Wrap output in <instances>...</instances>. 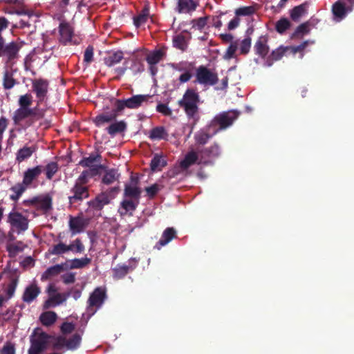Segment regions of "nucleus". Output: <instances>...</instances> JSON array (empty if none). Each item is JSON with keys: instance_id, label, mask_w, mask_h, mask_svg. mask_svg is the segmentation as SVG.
Segmentation results:
<instances>
[{"instance_id": "15", "label": "nucleus", "mask_w": 354, "mask_h": 354, "mask_svg": "<svg viewBox=\"0 0 354 354\" xmlns=\"http://www.w3.org/2000/svg\"><path fill=\"white\" fill-rule=\"evenodd\" d=\"M59 41L64 45L72 43L73 29L67 22H61L59 26Z\"/></svg>"}, {"instance_id": "40", "label": "nucleus", "mask_w": 354, "mask_h": 354, "mask_svg": "<svg viewBox=\"0 0 354 354\" xmlns=\"http://www.w3.org/2000/svg\"><path fill=\"white\" fill-rule=\"evenodd\" d=\"M167 165V161L161 156L156 154L151 160L150 167L153 171H161Z\"/></svg>"}, {"instance_id": "45", "label": "nucleus", "mask_w": 354, "mask_h": 354, "mask_svg": "<svg viewBox=\"0 0 354 354\" xmlns=\"http://www.w3.org/2000/svg\"><path fill=\"white\" fill-rule=\"evenodd\" d=\"M173 45L175 48L185 51L187 48L188 44L185 39V37L182 34H179L174 37Z\"/></svg>"}, {"instance_id": "22", "label": "nucleus", "mask_w": 354, "mask_h": 354, "mask_svg": "<svg viewBox=\"0 0 354 354\" xmlns=\"http://www.w3.org/2000/svg\"><path fill=\"white\" fill-rule=\"evenodd\" d=\"M120 113V111H116V106H115L111 112H104L97 115L93 122L97 127H100L105 123L115 120Z\"/></svg>"}, {"instance_id": "31", "label": "nucleus", "mask_w": 354, "mask_h": 354, "mask_svg": "<svg viewBox=\"0 0 354 354\" xmlns=\"http://www.w3.org/2000/svg\"><path fill=\"white\" fill-rule=\"evenodd\" d=\"M127 128V124L124 120L116 121L111 123L107 128V133L112 137L116 134L124 133Z\"/></svg>"}, {"instance_id": "52", "label": "nucleus", "mask_w": 354, "mask_h": 354, "mask_svg": "<svg viewBox=\"0 0 354 354\" xmlns=\"http://www.w3.org/2000/svg\"><path fill=\"white\" fill-rule=\"evenodd\" d=\"M100 158L101 156L100 154L91 153L88 157L82 159L80 161L79 165L84 167H89L92 166L93 162L99 161Z\"/></svg>"}, {"instance_id": "19", "label": "nucleus", "mask_w": 354, "mask_h": 354, "mask_svg": "<svg viewBox=\"0 0 354 354\" xmlns=\"http://www.w3.org/2000/svg\"><path fill=\"white\" fill-rule=\"evenodd\" d=\"M43 171V167L37 165L32 168H28L24 174L22 183L26 186H30Z\"/></svg>"}, {"instance_id": "14", "label": "nucleus", "mask_w": 354, "mask_h": 354, "mask_svg": "<svg viewBox=\"0 0 354 354\" xmlns=\"http://www.w3.org/2000/svg\"><path fill=\"white\" fill-rule=\"evenodd\" d=\"M207 161L202 160L201 158L199 159L197 152L190 151L185 155L184 159L180 162V167L182 169L185 170L195 163L201 165L207 164Z\"/></svg>"}, {"instance_id": "58", "label": "nucleus", "mask_w": 354, "mask_h": 354, "mask_svg": "<svg viewBox=\"0 0 354 354\" xmlns=\"http://www.w3.org/2000/svg\"><path fill=\"white\" fill-rule=\"evenodd\" d=\"M0 354H16L15 344L9 341L6 342L0 350Z\"/></svg>"}, {"instance_id": "51", "label": "nucleus", "mask_w": 354, "mask_h": 354, "mask_svg": "<svg viewBox=\"0 0 354 354\" xmlns=\"http://www.w3.org/2000/svg\"><path fill=\"white\" fill-rule=\"evenodd\" d=\"M212 138V135L203 130L198 131L194 135V140L197 145H204Z\"/></svg>"}, {"instance_id": "35", "label": "nucleus", "mask_w": 354, "mask_h": 354, "mask_svg": "<svg viewBox=\"0 0 354 354\" xmlns=\"http://www.w3.org/2000/svg\"><path fill=\"white\" fill-rule=\"evenodd\" d=\"M149 138L151 140H167L168 133L162 126H158L151 129Z\"/></svg>"}, {"instance_id": "28", "label": "nucleus", "mask_w": 354, "mask_h": 354, "mask_svg": "<svg viewBox=\"0 0 354 354\" xmlns=\"http://www.w3.org/2000/svg\"><path fill=\"white\" fill-rule=\"evenodd\" d=\"M177 238L176 230L174 227H167L162 232L160 239L157 242L155 248L160 250L174 239Z\"/></svg>"}, {"instance_id": "42", "label": "nucleus", "mask_w": 354, "mask_h": 354, "mask_svg": "<svg viewBox=\"0 0 354 354\" xmlns=\"http://www.w3.org/2000/svg\"><path fill=\"white\" fill-rule=\"evenodd\" d=\"M165 55V51L159 49L148 55L146 60L149 65H156L163 58Z\"/></svg>"}, {"instance_id": "21", "label": "nucleus", "mask_w": 354, "mask_h": 354, "mask_svg": "<svg viewBox=\"0 0 354 354\" xmlns=\"http://www.w3.org/2000/svg\"><path fill=\"white\" fill-rule=\"evenodd\" d=\"M68 269V266L67 263H63L50 266L46 270L41 274V280L43 281H46L51 277H55L59 274L61 272L67 270Z\"/></svg>"}, {"instance_id": "56", "label": "nucleus", "mask_w": 354, "mask_h": 354, "mask_svg": "<svg viewBox=\"0 0 354 354\" xmlns=\"http://www.w3.org/2000/svg\"><path fill=\"white\" fill-rule=\"evenodd\" d=\"M238 48L237 41L232 42L227 48L225 53L223 55L225 59L229 60L234 57L235 53Z\"/></svg>"}, {"instance_id": "10", "label": "nucleus", "mask_w": 354, "mask_h": 354, "mask_svg": "<svg viewBox=\"0 0 354 354\" xmlns=\"http://www.w3.org/2000/svg\"><path fill=\"white\" fill-rule=\"evenodd\" d=\"M22 44L11 41L5 44L3 37H0V57H6L7 62H11L19 57V52L22 48Z\"/></svg>"}, {"instance_id": "17", "label": "nucleus", "mask_w": 354, "mask_h": 354, "mask_svg": "<svg viewBox=\"0 0 354 354\" xmlns=\"http://www.w3.org/2000/svg\"><path fill=\"white\" fill-rule=\"evenodd\" d=\"M48 338L49 336L46 333L42 331L41 328H37L34 330L30 337V344L45 349Z\"/></svg>"}, {"instance_id": "12", "label": "nucleus", "mask_w": 354, "mask_h": 354, "mask_svg": "<svg viewBox=\"0 0 354 354\" xmlns=\"http://www.w3.org/2000/svg\"><path fill=\"white\" fill-rule=\"evenodd\" d=\"M172 67L178 71L184 72L178 78L180 83L189 82L193 76V72L195 71L194 62H183L178 64H173Z\"/></svg>"}, {"instance_id": "43", "label": "nucleus", "mask_w": 354, "mask_h": 354, "mask_svg": "<svg viewBox=\"0 0 354 354\" xmlns=\"http://www.w3.org/2000/svg\"><path fill=\"white\" fill-rule=\"evenodd\" d=\"M120 174L118 173V171L115 169H111L105 172L102 181L105 185H111L115 180H118Z\"/></svg>"}, {"instance_id": "13", "label": "nucleus", "mask_w": 354, "mask_h": 354, "mask_svg": "<svg viewBox=\"0 0 354 354\" xmlns=\"http://www.w3.org/2000/svg\"><path fill=\"white\" fill-rule=\"evenodd\" d=\"M138 266V262L134 258L129 259L128 265L118 264L112 269L113 278L116 280L122 279L127 275L128 273L134 270Z\"/></svg>"}, {"instance_id": "6", "label": "nucleus", "mask_w": 354, "mask_h": 354, "mask_svg": "<svg viewBox=\"0 0 354 354\" xmlns=\"http://www.w3.org/2000/svg\"><path fill=\"white\" fill-rule=\"evenodd\" d=\"M239 115L240 112L235 110L223 111L214 118L211 126H218V130L225 129L232 125Z\"/></svg>"}, {"instance_id": "20", "label": "nucleus", "mask_w": 354, "mask_h": 354, "mask_svg": "<svg viewBox=\"0 0 354 354\" xmlns=\"http://www.w3.org/2000/svg\"><path fill=\"white\" fill-rule=\"evenodd\" d=\"M122 59H124V53L120 50L109 51L103 58L104 64L109 68L120 63Z\"/></svg>"}, {"instance_id": "23", "label": "nucleus", "mask_w": 354, "mask_h": 354, "mask_svg": "<svg viewBox=\"0 0 354 354\" xmlns=\"http://www.w3.org/2000/svg\"><path fill=\"white\" fill-rule=\"evenodd\" d=\"M319 21L317 19L311 18L310 20L301 24L297 27L292 35V38H299L304 35L309 33L310 26H315Z\"/></svg>"}, {"instance_id": "32", "label": "nucleus", "mask_w": 354, "mask_h": 354, "mask_svg": "<svg viewBox=\"0 0 354 354\" xmlns=\"http://www.w3.org/2000/svg\"><path fill=\"white\" fill-rule=\"evenodd\" d=\"M110 203V198L106 193H102L97 196L93 201L88 202L91 207L100 210L103 207Z\"/></svg>"}, {"instance_id": "60", "label": "nucleus", "mask_w": 354, "mask_h": 354, "mask_svg": "<svg viewBox=\"0 0 354 354\" xmlns=\"http://www.w3.org/2000/svg\"><path fill=\"white\" fill-rule=\"evenodd\" d=\"M93 46L89 45L85 50L84 54V62L86 64H90L93 59Z\"/></svg>"}, {"instance_id": "26", "label": "nucleus", "mask_w": 354, "mask_h": 354, "mask_svg": "<svg viewBox=\"0 0 354 354\" xmlns=\"http://www.w3.org/2000/svg\"><path fill=\"white\" fill-rule=\"evenodd\" d=\"M40 292V288L37 284L32 283L26 288L22 299L24 302L30 304L37 297Z\"/></svg>"}, {"instance_id": "34", "label": "nucleus", "mask_w": 354, "mask_h": 354, "mask_svg": "<svg viewBox=\"0 0 354 354\" xmlns=\"http://www.w3.org/2000/svg\"><path fill=\"white\" fill-rule=\"evenodd\" d=\"M197 3L194 0H178L177 10L179 13H188L194 11Z\"/></svg>"}, {"instance_id": "54", "label": "nucleus", "mask_w": 354, "mask_h": 354, "mask_svg": "<svg viewBox=\"0 0 354 354\" xmlns=\"http://www.w3.org/2000/svg\"><path fill=\"white\" fill-rule=\"evenodd\" d=\"M17 279L12 278L10 283L5 288L4 292L7 295V297H6V301L10 299L14 295V293L17 286Z\"/></svg>"}, {"instance_id": "61", "label": "nucleus", "mask_w": 354, "mask_h": 354, "mask_svg": "<svg viewBox=\"0 0 354 354\" xmlns=\"http://www.w3.org/2000/svg\"><path fill=\"white\" fill-rule=\"evenodd\" d=\"M91 173L88 170L83 171L75 181V184L85 185L88 183V178L91 176Z\"/></svg>"}, {"instance_id": "55", "label": "nucleus", "mask_w": 354, "mask_h": 354, "mask_svg": "<svg viewBox=\"0 0 354 354\" xmlns=\"http://www.w3.org/2000/svg\"><path fill=\"white\" fill-rule=\"evenodd\" d=\"M80 342V335L77 333H75L70 339H66L67 348L68 349H75L79 346Z\"/></svg>"}, {"instance_id": "49", "label": "nucleus", "mask_w": 354, "mask_h": 354, "mask_svg": "<svg viewBox=\"0 0 354 354\" xmlns=\"http://www.w3.org/2000/svg\"><path fill=\"white\" fill-rule=\"evenodd\" d=\"M291 26V23L286 17L281 18L275 24V30L279 34L284 33Z\"/></svg>"}, {"instance_id": "30", "label": "nucleus", "mask_w": 354, "mask_h": 354, "mask_svg": "<svg viewBox=\"0 0 354 354\" xmlns=\"http://www.w3.org/2000/svg\"><path fill=\"white\" fill-rule=\"evenodd\" d=\"M37 209L46 213L53 208V198L49 194L38 196Z\"/></svg>"}, {"instance_id": "46", "label": "nucleus", "mask_w": 354, "mask_h": 354, "mask_svg": "<svg viewBox=\"0 0 354 354\" xmlns=\"http://www.w3.org/2000/svg\"><path fill=\"white\" fill-rule=\"evenodd\" d=\"M17 84V80L13 77V75L11 73L6 71L3 73V86L6 90L11 89L15 86Z\"/></svg>"}, {"instance_id": "53", "label": "nucleus", "mask_w": 354, "mask_h": 354, "mask_svg": "<svg viewBox=\"0 0 354 354\" xmlns=\"http://www.w3.org/2000/svg\"><path fill=\"white\" fill-rule=\"evenodd\" d=\"M32 103V96L30 93H26L19 96L18 104L21 108L31 109L30 106Z\"/></svg>"}, {"instance_id": "9", "label": "nucleus", "mask_w": 354, "mask_h": 354, "mask_svg": "<svg viewBox=\"0 0 354 354\" xmlns=\"http://www.w3.org/2000/svg\"><path fill=\"white\" fill-rule=\"evenodd\" d=\"M353 6L354 0H337L331 9L334 20L337 22L343 20L353 10Z\"/></svg>"}, {"instance_id": "48", "label": "nucleus", "mask_w": 354, "mask_h": 354, "mask_svg": "<svg viewBox=\"0 0 354 354\" xmlns=\"http://www.w3.org/2000/svg\"><path fill=\"white\" fill-rule=\"evenodd\" d=\"M66 244L60 241L57 244L53 245L48 249V253L52 255L60 256L65 253L66 251Z\"/></svg>"}, {"instance_id": "44", "label": "nucleus", "mask_w": 354, "mask_h": 354, "mask_svg": "<svg viewBox=\"0 0 354 354\" xmlns=\"http://www.w3.org/2000/svg\"><path fill=\"white\" fill-rule=\"evenodd\" d=\"M91 262V259L87 257L81 258V259H74L71 261V264L68 266L69 269H80L86 267L87 265L90 264Z\"/></svg>"}, {"instance_id": "27", "label": "nucleus", "mask_w": 354, "mask_h": 354, "mask_svg": "<svg viewBox=\"0 0 354 354\" xmlns=\"http://www.w3.org/2000/svg\"><path fill=\"white\" fill-rule=\"evenodd\" d=\"M288 49L289 47L279 46L277 49L272 50L270 55L266 57L264 62V66L267 67H270L272 66L274 62L280 60L283 57L286 52Z\"/></svg>"}, {"instance_id": "36", "label": "nucleus", "mask_w": 354, "mask_h": 354, "mask_svg": "<svg viewBox=\"0 0 354 354\" xmlns=\"http://www.w3.org/2000/svg\"><path fill=\"white\" fill-rule=\"evenodd\" d=\"M66 301V298H63L62 293H56L55 295H50L49 298L44 303L43 308L48 309L52 307L60 305Z\"/></svg>"}, {"instance_id": "50", "label": "nucleus", "mask_w": 354, "mask_h": 354, "mask_svg": "<svg viewBox=\"0 0 354 354\" xmlns=\"http://www.w3.org/2000/svg\"><path fill=\"white\" fill-rule=\"evenodd\" d=\"M66 251H72L75 253H82L84 251V245L80 239H75L71 244L66 245Z\"/></svg>"}, {"instance_id": "59", "label": "nucleus", "mask_w": 354, "mask_h": 354, "mask_svg": "<svg viewBox=\"0 0 354 354\" xmlns=\"http://www.w3.org/2000/svg\"><path fill=\"white\" fill-rule=\"evenodd\" d=\"M251 38L248 37L245 38L240 44V51L243 55H246L249 53L251 47Z\"/></svg>"}, {"instance_id": "38", "label": "nucleus", "mask_w": 354, "mask_h": 354, "mask_svg": "<svg viewBox=\"0 0 354 354\" xmlns=\"http://www.w3.org/2000/svg\"><path fill=\"white\" fill-rule=\"evenodd\" d=\"M28 187L23 183H19L10 187L12 194L10 195V199L12 201H17L22 194L25 192Z\"/></svg>"}, {"instance_id": "39", "label": "nucleus", "mask_w": 354, "mask_h": 354, "mask_svg": "<svg viewBox=\"0 0 354 354\" xmlns=\"http://www.w3.org/2000/svg\"><path fill=\"white\" fill-rule=\"evenodd\" d=\"M57 314L53 311H46L40 315V321L41 324L46 326L53 324L57 320Z\"/></svg>"}, {"instance_id": "8", "label": "nucleus", "mask_w": 354, "mask_h": 354, "mask_svg": "<svg viewBox=\"0 0 354 354\" xmlns=\"http://www.w3.org/2000/svg\"><path fill=\"white\" fill-rule=\"evenodd\" d=\"M48 81L39 78L32 80V91L36 95V105L40 107L48 100Z\"/></svg>"}, {"instance_id": "24", "label": "nucleus", "mask_w": 354, "mask_h": 354, "mask_svg": "<svg viewBox=\"0 0 354 354\" xmlns=\"http://www.w3.org/2000/svg\"><path fill=\"white\" fill-rule=\"evenodd\" d=\"M86 224L85 219L82 216H70L68 225L73 235L83 232Z\"/></svg>"}, {"instance_id": "57", "label": "nucleus", "mask_w": 354, "mask_h": 354, "mask_svg": "<svg viewBox=\"0 0 354 354\" xmlns=\"http://www.w3.org/2000/svg\"><path fill=\"white\" fill-rule=\"evenodd\" d=\"M130 69L133 71L134 75H136L145 71V66L142 61L135 59L132 61Z\"/></svg>"}, {"instance_id": "25", "label": "nucleus", "mask_w": 354, "mask_h": 354, "mask_svg": "<svg viewBox=\"0 0 354 354\" xmlns=\"http://www.w3.org/2000/svg\"><path fill=\"white\" fill-rule=\"evenodd\" d=\"M138 204V201L128 198L124 199L120 203V207L119 209L120 214L124 216L129 214L130 216H132Z\"/></svg>"}, {"instance_id": "63", "label": "nucleus", "mask_w": 354, "mask_h": 354, "mask_svg": "<svg viewBox=\"0 0 354 354\" xmlns=\"http://www.w3.org/2000/svg\"><path fill=\"white\" fill-rule=\"evenodd\" d=\"M159 190L160 187L158 184H153L151 186L147 187L145 188L147 196L151 198H153L158 194Z\"/></svg>"}, {"instance_id": "47", "label": "nucleus", "mask_w": 354, "mask_h": 354, "mask_svg": "<svg viewBox=\"0 0 354 354\" xmlns=\"http://www.w3.org/2000/svg\"><path fill=\"white\" fill-rule=\"evenodd\" d=\"M58 170L59 165L57 162H50L45 167H43V171H45L46 177L48 180H51Z\"/></svg>"}, {"instance_id": "7", "label": "nucleus", "mask_w": 354, "mask_h": 354, "mask_svg": "<svg viewBox=\"0 0 354 354\" xmlns=\"http://www.w3.org/2000/svg\"><path fill=\"white\" fill-rule=\"evenodd\" d=\"M7 222L10 223L11 230L16 231L18 234L28 229L29 220L28 217L14 209L8 214Z\"/></svg>"}, {"instance_id": "3", "label": "nucleus", "mask_w": 354, "mask_h": 354, "mask_svg": "<svg viewBox=\"0 0 354 354\" xmlns=\"http://www.w3.org/2000/svg\"><path fill=\"white\" fill-rule=\"evenodd\" d=\"M194 82L204 86H214L218 82V74L206 66L201 65L195 68V80Z\"/></svg>"}, {"instance_id": "62", "label": "nucleus", "mask_w": 354, "mask_h": 354, "mask_svg": "<svg viewBox=\"0 0 354 354\" xmlns=\"http://www.w3.org/2000/svg\"><path fill=\"white\" fill-rule=\"evenodd\" d=\"M207 17H205L192 20V27L202 30L207 24Z\"/></svg>"}, {"instance_id": "18", "label": "nucleus", "mask_w": 354, "mask_h": 354, "mask_svg": "<svg viewBox=\"0 0 354 354\" xmlns=\"http://www.w3.org/2000/svg\"><path fill=\"white\" fill-rule=\"evenodd\" d=\"M268 37L266 35L260 36L254 46V50L256 55H258L263 59H266L270 50L268 45Z\"/></svg>"}, {"instance_id": "41", "label": "nucleus", "mask_w": 354, "mask_h": 354, "mask_svg": "<svg viewBox=\"0 0 354 354\" xmlns=\"http://www.w3.org/2000/svg\"><path fill=\"white\" fill-rule=\"evenodd\" d=\"M36 148L35 147H24L23 148L18 150L17 153V160L18 162H22L26 159L30 158L32 153L35 151Z\"/></svg>"}, {"instance_id": "16", "label": "nucleus", "mask_w": 354, "mask_h": 354, "mask_svg": "<svg viewBox=\"0 0 354 354\" xmlns=\"http://www.w3.org/2000/svg\"><path fill=\"white\" fill-rule=\"evenodd\" d=\"M132 185H125L124 196L128 199H133L140 201L141 189L137 186L138 179L131 178Z\"/></svg>"}, {"instance_id": "11", "label": "nucleus", "mask_w": 354, "mask_h": 354, "mask_svg": "<svg viewBox=\"0 0 354 354\" xmlns=\"http://www.w3.org/2000/svg\"><path fill=\"white\" fill-rule=\"evenodd\" d=\"M71 195L68 196V203L71 206L80 205L84 199L89 197L88 187L86 185L74 184L71 187Z\"/></svg>"}, {"instance_id": "33", "label": "nucleus", "mask_w": 354, "mask_h": 354, "mask_svg": "<svg viewBox=\"0 0 354 354\" xmlns=\"http://www.w3.org/2000/svg\"><path fill=\"white\" fill-rule=\"evenodd\" d=\"M202 160L205 158H218L221 154L220 147L218 144L214 143L209 147H206L199 151Z\"/></svg>"}, {"instance_id": "1", "label": "nucleus", "mask_w": 354, "mask_h": 354, "mask_svg": "<svg viewBox=\"0 0 354 354\" xmlns=\"http://www.w3.org/2000/svg\"><path fill=\"white\" fill-rule=\"evenodd\" d=\"M200 96L194 88H187L181 100L178 101V105L183 108L189 118H194L198 111V103Z\"/></svg>"}, {"instance_id": "5", "label": "nucleus", "mask_w": 354, "mask_h": 354, "mask_svg": "<svg viewBox=\"0 0 354 354\" xmlns=\"http://www.w3.org/2000/svg\"><path fill=\"white\" fill-rule=\"evenodd\" d=\"M149 95H135L124 100H115L114 106H116V111L120 113L125 109H136L140 107L144 102L149 99Z\"/></svg>"}, {"instance_id": "37", "label": "nucleus", "mask_w": 354, "mask_h": 354, "mask_svg": "<svg viewBox=\"0 0 354 354\" xmlns=\"http://www.w3.org/2000/svg\"><path fill=\"white\" fill-rule=\"evenodd\" d=\"M308 3H304L294 7L290 12V18L294 21H299L300 18L306 12Z\"/></svg>"}, {"instance_id": "4", "label": "nucleus", "mask_w": 354, "mask_h": 354, "mask_svg": "<svg viewBox=\"0 0 354 354\" xmlns=\"http://www.w3.org/2000/svg\"><path fill=\"white\" fill-rule=\"evenodd\" d=\"M106 299V289L102 287L96 288L90 295L88 299L86 312L88 317L93 316L104 304Z\"/></svg>"}, {"instance_id": "64", "label": "nucleus", "mask_w": 354, "mask_h": 354, "mask_svg": "<svg viewBox=\"0 0 354 354\" xmlns=\"http://www.w3.org/2000/svg\"><path fill=\"white\" fill-rule=\"evenodd\" d=\"M156 111L167 116H169L172 113L171 110L169 108V106L167 104L162 103L158 104L157 105Z\"/></svg>"}, {"instance_id": "2", "label": "nucleus", "mask_w": 354, "mask_h": 354, "mask_svg": "<svg viewBox=\"0 0 354 354\" xmlns=\"http://www.w3.org/2000/svg\"><path fill=\"white\" fill-rule=\"evenodd\" d=\"M47 109L40 108L35 106L32 109L18 108L15 111L12 120L15 125H19L26 118H30V124L34 122L43 119L45 116Z\"/></svg>"}, {"instance_id": "29", "label": "nucleus", "mask_w": 354, "mask_h": 354, "mask_svg": "<svg viewBox=\"0 0 354 354\" xmlns=\"http://www.w3.org/2000/svg\"><path fill=\"white\" fill-rule=\"evenodd\" d=\"M150 6L148 2H145L141 11L137 16L133 17V24L136 28L145 24L149 17Z\"/></svg>"}]
</instances>
